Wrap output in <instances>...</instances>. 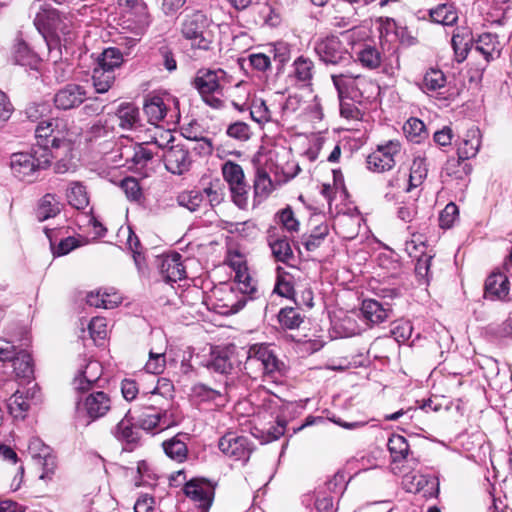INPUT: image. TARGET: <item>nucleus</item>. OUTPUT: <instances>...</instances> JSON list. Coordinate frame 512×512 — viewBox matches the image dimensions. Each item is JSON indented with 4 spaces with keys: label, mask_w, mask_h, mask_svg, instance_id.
<instances>
[{
    "label": "nucleus",
    "mask_w": 512,
    "mask_h": 512,
    "mask_svg": "<svg viewBox=\"0 0 512 512\" xmlns=\"http://www.w3.org/2000/svg\"><path fill=\"white\" fill-rule=\"evenodd\" d=\"M122 237L126 238L125 245L132 252L134 262L138 270L141 271L144 258L139 250L141 245L137 235L132 231L131 227L126 226L121 227L118 231V238Z\"/></svg>",
    "instance_id": "obj_34"
},
{
    "label": "nucleus",
    "mask_w": 512,
    "mask_h": 512,
    "mask_svg": "<svg viewBox=\"0 0 512 512\" xmlns=\"http://www.w3.org/2000/svg\"><path fill=\"white\" fill-rule=\"evenodd\" d=\"M273 190V183L268 173L257 169L254 180V191L256 196L266 197Z\"/></svg>",
    "instance_id": "obj_55"
},
{
    "label": "nucleus",
    "mask_w": 512,
    "mask_h": 512,
    "mask_svg": "<svg viewBox=\"0 0 512 512\" xmlns=\"http://www.w3.org/2000/svg\"><path fill=\"white\" fill-rule=\"evenodd\" d=\"M51 164L49 151L34 150L33 153L17 152L10 156V170L18 180L33 183L38 179L39 172Z\"/></svg>",
    "instance_id": "obj_3"
},
{
    "label": "nucleus",
    "mask_w": 512,
    "mask_h": 512,
    "mask_svg": "<svg viewBox=\"0 0 512 512\" xmlns=\"http://www.w3.org/2000/svg\"><path fill=\"white\" fill-rule=\"evenodd\" d=\"M121 188L130 201L138 202L142 198V189L137 179L126 177L121 181Z\"/></svg>",
    "instance_id": "obj_58"
},
{
    "label": "nucleus",
    "mask_w": 512,
    "mask_h": 512,
    "mask_svg": "<svg viewBox=\"0 0 512 512\" xmlns=\"http://www.w3.org/2000/svg\"><path fill=\"white\" fill-rule=\"evenodd\" d=\"M160 387L154 388L149 393H142L140 400L143 410L150 411H170L168 407L170 406V401L168 398L163 396L161 392H159Z\"/></svg>",
    "instance_id": "obj_30"
},
{
    "label": "nucleus",
    "mask_w": 512,
    "mask_h": 512,
    "mask_svg": "<svg viewBox=\"0 0 512 512\" xmlns=\"http://www.w3.org/2000/svg\"><path fill=\"white\" fill-rule=\"evenodd\" d=\"M220 451L228 458L246 463L253 451V444L247 436L234 432L226 433L219 440Z\"/></svg>",
    "instance_id": "obj_12"
},
{
    "label": "nucleus",
    "mask_w": 512,
    "mask_h": 512,
    "mask_svg": "<svg viewBox=\"0 0 512 512\" xmlns=\"http://www.w3.org/2000/svg\"><path fill=\"white\" fill-rule=\"evenodd\" d=\"M206 367L221 374L229 373L233 367L230 351L227 349L213 350Z\"/></svg>",
    "instance_id": "obj_31"
},
{
    "label": "nucleus",
    "mask_w": 512,
    "mask_h": 512,
    "mask_svg": "<svg viewBox=\"0 0 512 512\" xmlns=\"http://www.w3.org/2000/svg\"><path fill=\"white\" fill-rule=\"evenodd\" d=\"M224 180L228 183L233 202L241 209L248 205L250 186L245 180L242 167L227 161L222 166Z\"/></svg>",
    "instance_id": "obj_9"
},
{
    "label": "nucleus",
    "mask_w": 512,
    "mask_h": 512,
    "mask_svg": "<svg viewBox=\"0 0 512 512\" xmlns=\"http://www.w3.org/2000/svg\"><path fill=\"white\" fill-rule=\"evenodd\" d=\"M429 15L433 22L445 26L453 25L458 20V13L455 7L446 3L430 9Z\"/></svg>",
    "instance_id": "obj_35"
},
{
    "label": "nucleus",
    "mask_w": 512,
    "mask_h": 512,
    "mask_svg": "<svg viewBox=\"0 0 512 512\" xmlns=\"http://www.w3.org/2000/svg\"><path fill=\"white\" fill-rule=\"evenodd\" d=\"M228 265L234 271V281L238 289L244 294H254L257 291L256 281L251 277L246 262L240 254L231 255Z\"/></svg>",
    "instance_id": "obj_18"
},
{
    "label": "nucleus",
    "mask_w": 512,
    "mask_h": 512,
    "mask_svg": "<svg viewBox=\"0 0 512 512\" xmlns=\"http://www.w3.org/2000/svg\"><path fill=\"white\" fill-rule=\"evenodd\" d=\"M388 449L394 463L406 459L409 453V445L401 435H392L388 440Z\"/></svg>",
    "instance_id": "obj_45"
},
{
    "label": "nucleus",
    "mask_w": 512,
    "mask_h": 512,
    "mask_svg": "<svg viewBox=\"0 0 512 512\" xmlns=\"http://www.w3.org/2000/svg\"><path fill=\"white\" fill-rule=\"evenodd\" d=\"M293 277L287 272H281L280 268L278 269L277 282L274 288V291L280 296L286 298H293L295 295V290L293 286Z\"/></svg>",
    "instance_id": "obj_53"
},
{
    "label": "nucleus",
    "mask_w": 512,
    "mask_h": 512,
    "mask_svg": "<svg viewBox=\"0 0 512 512\" xmlns=\"http://www.w3.org/2000/svg\"><path fill=\"white\" fill-rule=\"evenodd\" d=\"M35 135L43 139V145L50 143L52 151L51 158L57 159L54 170L56 173L64 174L76 168L74 162V145L81 136V129L69 118H55L49 121L40 122Z\"/></svg>",
    "instance_id": "obj_1"
},
{
    "label": "nucleus",
    "mask_w": 512,
    "mask_h": 512,
    "mask_svg": "<svg viewBox=\"0 0 512 512\" xmlns=\"http://www.w3.org/2000/svg\"><path fill=\"white\" fill-rule=\"evenodd\" d=\"M14 60L19 65L30 66L35 62V55L25 43L20 42L15 46Z\"/></svg>",
    "instance_id": "obj_60"
},
{
    "label": "nucleus",
    "mask_w": 512,
    "mask_h": 512,
    "mask_svg": "<svg viewBox=\"0 0 512 512\" xmlns=\"http://www.w3.org/2000/svg\"><path fill=\"white\" fill-rule=\"evenodd\" d=\"M207 27V17L200 11H193L185 15L181 32L186 39L191 41L193 47L208 50L211 40L207 37Z\"/></svg>",
    "instance_id": "obj_10"
},
{
    "label": "nucleus",
    "mask_w": 512,
    "mask_h": 512,
    "mask_svg": "<svg viewBox=\"0 0 512 512\" xmlns=\"http://www.w3.org/2000/svg\"><path fill=\"white\" fill-rule=\"evenodd\" d=\"M314 50L319 59L326 64L354 65L351 54L336 36H329L318 40Z\"/></svg>",
    "instance_id": "obj_11"
},
{
    "label": "nucleus",
    "mask_w": 512,
    "mask_h": 512,
    "mask_svg": "<svg viewBox=\"0 0 512 512\" xmlns=\"http://www.w3.org/2000/svg\"><path fill=\"white\" fill-rule=\"evenodd\" d=\"M231 82V77L221 68L200 69L194 79L195 88L201 95L220 94L224 85Z\"/></svg>",
    "instance_id": "obj_15"
},
{
    "label": "nucleus",
    "mask_w": 512,
    "mask_h": 512,
    "mask_svg": "<svg viewBox=\"0 0 512 512\" xmlns=\"http://www.w3.org/2000/svg\"><path fill=\"white\" fill-rule=\"evenodd\" d=\"M360 311L364 319L371 324L382 323L390 314L388 307L373 299L364 300Z\"/></svg>",
    "instance_id": "obj_27"
},
{
    "label": "nucleus",
    "mask_w": 512,
    "mask_h": 512,
    "mask_svg": "<svg viewBox=\"0 0 512 512\" xmlns=\"http://www.w3.org/2000/svg\"><path fill=\"white\" fill-rule=\"evenodd\" d=\"M28 453L42 469L39 478L44 481L51 480L57 468L56 457L52 449L41 439L32 438L28 444Z\"/></svg>",
    "instance_id": "obj_13"
},
{
    "label": "nucleus",
    "mask_w": 512,
    "mask_h": 512,
    "mask_svg": "<svg viewBox=\"0 0 512 512\" xmlns=\"http://www.w3.org/2000/svg\"><path fill=\"white\" fill-rule=\"evenodd\" d=\"M403 131L410 141L420 142L427 136L425 124L418 118L408 119L404 126Z\"/></svg>",
    "instance_id": "obj_50"
},
{
    "label": "nucleus",
    "mask_w": 512,
    "mask_h": 512,
    "mask_svg": "<svg viewBox=\"0 0 512 512\" xmlns=\"http://www.w3.org/2000/svg\"><path fill=\"white\" fill-rule=\"evenodd\" d=\"M113 435L120 441L133 443L137 439V433L133 424L127 417H124L114 428Z\"/></svg>",
    "instance_id": "obj_52"
},
{
    "label": "nucleus",
    "mask_w": 512,
    "mask_h": 512,
    "mask_svg": "<svg viewBox=\"0 0 512 512\" xmlns=\"http://www.w3.org/2000/svg\"><path fill=\"white\" fill-rule=\"evenodd\" d=\"M110 396L103 391L91 392L81 396L75 407L76 418L87 424L105 416L111 409Z\"/></svg>",
    "instance_id": "obj_7"
},
{
    "label": "nucleus",
    "mask_w": 512,
    "mask_h": 512,
    "mask_svg": "<svg viewBox=\"0 0 512 512\" xmlns=\"http://www.w3.org/2000/svg\"><path fill=\"white\" fill-rule=\"evenodd\" d=\"M481 145V132L477 127L468 129L458 144V159L448 161L446 172L448 175H454L457 179L468 176L471 172V166L465 163V160L477 155Z\"/></svg>",
    "instance_id": "obj_4"
},
{
    "label": "nucleus",
    "mask_w": 512,
    "mask_h": 512,
    "mask_svg": "<svg viewBox=\"0 0 512 512\" xmlns=\"http://www.w3.org/2000/svg\"><path fill=\"white\" fill-rule=\"evenodd\" d=\"M446 85V77L440 69L430 68L423 76L421 89L424 92H435Z\"/></svg>",
    "instance_id": "obj_40"
},
{
    "label": "nucleus",
    "mask_w": 512,
    "mask_h": 512,
    "mask_svg": "<svg viewBox=\"0 0 512 512\" xmlns=\"http://www.w3.org/2000/svg\"><path fill=\"white\" fill-rule=\"evenodd\" d=\"M7 407H8L10 414L14 418L23 419L25 417L26 412L30 408V402L27 399V397H23V395L17 390L8 399Z\"/></svg>",
    "instance_id": "obj_48"
},
{
    "label": "nucleus",
    "mask_w": 512,
    "mask_h": 512,
    "mask_svg": "<svg viewBox=\"0 0 512 512\" xmlns=\"http://www.w3.org/2000/svg\"><path fill=\"white\" fill-rule=\"evenodd\" d=\"M143 110L148 118V121L151 124L157 125L161 120L164 119L167 112V107L161 97L153 96L145 101Z\"/></svg>",
    "instance_id": "obj_33"
},
{
    "label": "nucleus",
    "mask_w": 512,
    "mask_h": 512,
    "mask_svg": "<svg viewBox=\"0 0 512 512\" xmlns=\"http://www.w3.org/2000/svg\"><path fill=\"white\" fill-rule=\"evenodd\" d=\"M60 212V203L57 200L56 196L53 194H46L42 197L37 215L39 220L43 221L48 218L56 216Z\"/></svg>",
    "instance_id": "obj_44"
},
{
    "label": "nucleus",
    "mask_w": 512,
    "mask_h": 512,
    "mask_svg": "<svg viewBox=\"0 0 512 512\" xmlns=\"http://www.w3.org/2000/svg\"><path fill=\"white\" fill-rule=\"evenodd\" d=\"M401 152V144L398 141H388L379 145L367 158L368 169L373 172H385L396 164V157Z\"/></svg>",
    "instance_id": "obj_14"
},
{
    "label": "nucleus",
    "mask_w": 512,
    "mask_h": 512,
    "mask_svg": "<svg viewBox=\"0 0 512 512\" xmlns=\"http://www.w3.org/2000/svg\"><path fill=\"white\" fill-rule=\"evenodd\" d=\"M140 427L146 431L154 429L165 430L179 423V418L173 411L143 410L138 418Z\"/></svg>",
    "instance_id": "obj_17"
},
{
    "label": "nucleus",
    "mask_w": 512,
    "mask_h": 512,
    "mask_svg": "<svg viewBox=\"0 0 512 512\" xmlns=\"http://www.w3.org/2000/svg\"><path fill=\"white\" fill-rule=\"evenodd\" d=\"M356 317L357 315L355 313L345 314L342 318L334 322V329L340 337H352L360 333L361 327Z\"/></svg>",
    "instance_id": "obj_39"
},
{
    "label": "nucleus",
    "mask_w": 512,
    "mask_h": 512,
    "mask_svg": "<svg viewBox=\"0 0 512 512\" xmlns=\"http://www.w3.org/2000/svg\"><path fill=\"white\" fill-rule=\"evenodd\" d=\"M131 6L136 16L137 33H143L151 23V17L144 2L138 0H125Z\"/></svg>",
    "instance_id": "obj_42"
},
{
    "label": "nucleus",
    "mask_w": 512,
    "mask_h": 512,
    "mask_svg": "<svg viewBox=\"0 0 512 512\" xmlns=\"http://www.w3.org/2000/svg\"><path fill=\"white\" fill-rule=\"evenodd\" d=\"M475 50L481 53L487 61L498 57L500 50L497 36L491 33L479 35L475 42Z\"/></svg>",
    "instance_id": "obj_29"
},
{
    "label": "nucleus",
    "mask_w": 512,
    "mask_h": 512,
    "mask_svg": "<svg viewBox=\"0 0 512 512\" xmlns=\"http://www.w3.org/2000/svg\"><path fill=\"white\" fill-rule=\"evenodd\" d=\"M137 143L129 138H121L116 144L115 150L111 152L110 159L116 166H126L129 168L130 163L136 155Z\"/></svg>",
    "instance_id": "obj_24"
},
{
    "label": "nucleus",
    "mask_w": 512,
    "mask_h": 512,
    "mask_svg": "<svg viewBox=\"0 0 512 512\" xmlns=\"http://www.w3.org/2000/svg\"><path fill=\"white\" fill-rule=\"evenodd\" d=\"M92 81L97 93H105L113 85L115 81V73L95 66L93 69Z\"/></svg>",
    "instance_id": "obj_43"
},
{
    "label": "nucleus",
    "mask_w": 512,
    "mask_h": 512,
    "mask_svg": "<svg viewBox=\"0 0 512 512\" xmlns=\"http://www.w3.org/2000/svg\"><path fill=\"white\" fill-rule=\"evenodd\" d=\"M226 388L224 386L220 388H211L205 384L198 383L192 388V394L195 398L200 401H211L217 405L222 404L225 401Z\"/></svg>",
    "instance_id": "obj_32"
},
{
    "label": "nucleus",
    "mask_w": 512,
    "mask_h": 512,
    "mask_svg": "<svg viewBox=\"0 0 512 512\" xmlns=\"http://www.w3.org/2000/svg\"><path fill=\"white\" fill-rule=\"evenodd\" d=\"M252 295L241 293L237 283L233 282L216 286L208 296V302L215 312L230 315L241 310Z\"/></svg>",
    "instance_id": "obj_5"
},
{
    "label": "nucleus",
    "mask_w": 512,
    "mask_h": 512,
    "mask_svg": "<svg viewBox=\"0 0 512 512\" xmlns=\"http://www.w3.org/2000/svg\"><path fill=\"white\" fill-rule=\"evenodd\" d=\"M270 248L274 257L279 261H288L293 256L291 246L285 238L270 242Z\"/></svg>",
    "instance_id": "obj_56"
},
{
    "label": "nucleus",
    "mask_w": 512,
    "mask_h": 512,
    "mask_svg": "<svg viewBox=\"0 0 512 512\" xmlns=\"http://www.w3.org/2000/svg\"><path fill=\"white\" fill-rule=\"evenodd\" d=\"M250 115L253 121L259 125H264L271 121L272 114L266 103L262 99H254L250 107Z\"/></svg>",
    "instance_id": "obj_51"
},
{
    "label": "nucleus",
    "mask_w": 512,
    "mask_h": 512,
    "mask_svg": "<svg viewBox=\"0 0 512 512\" xmlns=\"http://www.w3.org/2000/svg\"><path fill=\"white\" fill-rule=\"evenodd\" d=\"M166 365L164 353L149 352V359L145 364V370L151 374H160L164 371Z\"/></svg>",
    "instance_id": "obj_59"
},
{
    "label": "nucleus",
    "mask_w": 512,
    "mask_h": 512,
    "mask_svg": "<svg viewBox=\"0 0 512 512\" xmlns=\"http://www.w3.org/2000/svg\"><path fill=\"white\" fill-rule=\"evenodd\" d=\"M427 171L425 158L421 156L415 157L410 168L408 186L405 190L409 192L413 188L420 186L427 176Z\"/></svg>",
    "instance_id": "obj_38"
},
{
    "label": "nucleus",
    "mask_w": 512,
    "mask_h": 512,
    "mask_svg": "<svg viewBox=\"0 0 512 512\" xmlns=\"http://www.w3.org/2000/svg\"><path fill=\"white\" fill-rule=\"evenodd\" d=\"M314 75V63L311 59L299 56L292 64V71L290 77L302 86H308L311 84Z\"/></svg>",
    "instance_id": "obj_26"
},
{
    "label": "nucleus",
    "mask_w": 512,
    "mask_h": 512,
    "mask_svg": "<svg viewBox=\"0 0 512 512\" xmlns=\"http://www.w3.org/2000/svg\"><path fill=\"white\" fill-rule=\"evenodd\" d=\"M300 313L294 308H283L279 313V322L288 329H294L302 323Z\"/></svg>",
    "instance_id": "obj_57"
},
{
    "label": "nucleus",
    "mask_w": 512,
    "mask_h": 512,
    "mask_svg": "<svg viewBox=\"0 0 512 512\" xmlns=\"http://www.w3.org/2000/svg\"><path fill=\"white\" fill-rule=\"evenodd\" d=\"M66 198L69 205L77 210H84L90 202L86 186L79 181L69 183L66 190Z\"/></svg>",
    "instance_id": "obj_28"
},
{
    "label": "nucleus",
    "mask_w": 512,
    "mask_h": 512,
    "mask_svg": "<svg viewBox=\"0 0 512 512\" xmlns=\"http://www.w3.org/2000/svg\"><path fill=\"white\" fill-rule=\"evenodd\" d=\"M186 435L178 434L172 439L163 442V449L166 455L177 461L183 462L187 457V445L182 438H185Z\"/></svg>",
    "instance_id": "obj_36"
},
{
    "label": "nucleus",
    "mask_w": 512,
    "mask_h": 512,
    "mask_svg": "<svg viewBox=\"0 0 512 512\" xmlns=\"http://www.w3.org/2000/svg\"><path fill=\"white\" fill-rule=\"evenodd\" d=\"M15 376L29 380L33 376V365L30 354L25 350H19L17 357L12 362Z\"/></svg>",
    "instance_id": "obj_41"
},
{
    "label": "nucleus",
    "mask_w": 512,
    "mask_h": 512,
    "mask_svg": "<svg viewBox=\"0 0 512 512\" xmlns=\"http://www.w3.org/2000/svg\"><path fill=\"white\" fill-rule=\"evenodd\" d=\"M122 63L121 51L118 48L109 47L98 56L96 66L115 73V69L119 68Z\"/></svg>",
    "instance_id": "obj_37"
},
{
    "label": "nucleus",
    "mask_w": 512,
    "mask_h": 512,
    "mask_svg": "<svg viewBox=\"0 0 512 512\" xmlns=\"http://www.w3.org/2000/svg\"><path fill=\"white\" fill-rule=\"evenodd\" d=\"M102 375V366L98 361L89 360L81 365L74 378V385L77 390L86 391L92 384L96 383Z\"/></svg>",
    "instance_id": "obj_23"
},
{
    "label": "nucleus",
    "mask_w": 512,
    "mask_h": 512,
    "mask_svg": "<svg viewBox=\"0 0 512 512\" xmlns=\"http://www.w3.org/2000/svg\"><path fill=\"white\" fill-rule=\"evenodd\" d=\"M425 241L420 234H413L411 239L406 241L405 250L411 257H418V255H425Z\"/></svg>",
    "instance_id": "obj_63"
},
{
    "label": "nucleus",
    "mask_w": 512,
    "mask_h": 512,
    "mask_svg": "<svg viewBox=\"0 0 512 512\" xmlns=\"http://www.w3.org/2000/svg\"><path fill=\"white\" fill-rule=\"evenodd\" d=\"M278 218L283 227L289 232H296L299 229V222L295 218L290 207H286L278 213Z\"/></svg>",
    "instance_id": "obj_64"
},
{
    "label": "nucleus",
    "mask_w": 512,
    "mask_h": 512,
    "mask_svg": "<svg viewBox=\"0 0 512 512\" xmlns=\"http://www.w3.org/2000/svg\"><path fill=\"white\" fill-rule=\"evenodd\" d=\"M177 203L189 211L195 212L204 203V196L199 190L183 191L177 196Z\"/></svg>",
    "instance_id": "obj_47"
},
{
    "label": "nucleus",
    "mask_w": 512,
    "mask_h": 512,
    "mask_svg": "<svg viewBox=\"0 0 512 512\" xmlns=\"http://www.w3.org/2000/svg\"><path fill=\"white\" fill-rule=\"evenodd\" d=\"M358 60L364 67L375 69L381 64V55L376 48L366 46L358 53Z\"/></svg>",
    "instance_id": "obj_54"
},
{
    "label": "nucleus",
    "mask_w": 512,
    "mask_h": 512,
    "mask_svg": "<svg viewBox=\"0 0 512 512\" xmlns=\"http://www.w3.org/2000/svg\"><path fill=\"white\" fill-rule=\"evenodd\" d=\"M86 98L85 90L75 84L67 85L54 96V103L58 109L68 110L79 106Z\"/></svg>",
    "instance_id": "obj_22"
},
{
    "label": "nucleus",
    "mask_w": 512,
    "mask_h": 512,
    "mask_svg": "<svg viewBox=\"0 0 512 512\" xmlns=\"http://www.w3.org/2000/svg\"><path fill=\"white\" fill-rule=\"evenodd\" d=\"M361 218L356 215H338L334 221L336 233L343 239H354L360 230Z\"/></svg>",
    "instance_id": "obj_25"
},
{
    "label": "nucleus",
    "mask_w": 512,
    "mask_h": 512,
    "mask_svg": "<svg viewBox=\"0 0 512 512\" xmlns=\"http://www.w3.org/2000/svg\"><path fill=\"white\" fill-rule=\"evenodd\" d=\"M328 233V225L326 223H322L316 226L309 235L303 236L301 239V244L307 251H314L321 245Z\"/></svg>",
    "instance_id": "obj_46"
},
{
    "label": "nucleus",
    "mask_w": 512,
    "mask_h": 512,
    "mask_svg": "<svg viewBox=\"0 0 512 512\" xmlns=\"http://www.w3.org/2000/svg\"><path fill=\"white\" fill-rule=\"evenodd\" d=\"M35 22L49 48L57 44L67 47L75 40L76 32L71 17L55 9L39 12Z\"/></svg>",
    "instance_id": "obj_2"
},
{
    "label": "nucleus",
    "mask_w": 512,
    "mask_h": 512,
    "mask_svg": "<svg viewBox=\"0 0 512 512\" xmlns=\"http://www.w3.org/2000/svg\"><path fill=\"white\" fill-rule=\"evenodd\" d=\"M227 135L239 141H246L250 138V128L244 122H235L228 126Z\"/></svg>",
    "instance_id": "obj_62"
},
{
    "label": "nucleus",
    "mask_w": 512,
    "mask_h": 512,
    "mask_svg": "<svg viewBox=\"0 0 512 512\" xmlns=\"http://www.w3.org/2000/svg\"><path fill=\"white\" fill-rule=\"evenodd\" d=\"M184 492L201 512H207L214 498V487L205 479H192L185 484Z\"/></svg>",
    "instance_id": "obj_16"
},
{
    "label": "nucleus",
    "mask_w": 512,
    "mask_h": 512,
    "mask_svg": "<svg viewBox=\"0 0 512 512\" xmlns=\"http://www.w3.org/2000/svg\"><path fill=\"white\" fill-rule=\"evenodd\" d=\"M511 291L508 276L502 272H493L485 282V296L489 299L507 300Z\"/></svg>",
    "instance_id": "obj_20"
},
{
    "label": "nucleus",
    "mask_w": 512,
    "mask_h": 512,
    "mask_svg": "<svg viewBox=\"0 0 512 512\" xmlns=\"http://www.w3.org/2000/svg\"><path fill=\"white\" fill-rule=\"evenodd\" d=\"M179 253H171L160 258L159 269L167 282H177L186 277V271Z\"/></svg>",
    "instance_id": "obj_21"
},
{
    "label": "nucleus",
    "mask_w": 512,
    "mask_h": 512,
    "mask_svg": "<svg viewBox=\"0 0 512 512\" xmlns=\"http://www.w3.org/2000/svg\"><path fill=\"white\" fill-rule=\"evenodd\" d=\"M89 332L94 340H102L107 335V321L103 317H94L89 323Z\"/></svg>",
    "instance_id": "obj_61"
},
{
    "label": "nucleus",
    "mask_w": 512,
    "mask_h": 512,
    "mask_svg": "<svg viewBox=\"0 0 512 512\" xmlns=\"http://www.w3.org/2000/svg\"><path fill=\"white\" fill-rule=\"evenodd\" d=\"M256 363L261 364L265 376L273 379L286 373L284 363L277 358L276 353L268 344H253L249 347L245 363L246 367L253 366Z\"/></svg>",
    "instance_id": "obj_8"
},
{
    "label": "nucleus",
    "mask_w": 512,
    "mask_h": 512,
    "mask_svg": "<svg viewBox=\"0 0 512 512\" xmlns=\"http://www.w3.org/2000/svg\"><path fill=\"white\" fill-rule=\"evenodd\" d=\"M331 78L340 96L349 94L352 98L369 99L378 91V86L373 81L355 74L351 69L345 73L333 74Z\"/></svg>",
    "instance_id": "obj_6"
},
{
    "label": "nucleus",
    "mask_w": 512,
    "mask_h": 512,
    "mask_svg": "<svg viewBox=\"0 0 512 512\" xmlns=\"http://www.w3.org/2000/svg\"><path fill=\"white\" fill-rule=\"evenodd\" d=\"M165 167L173 174L181 175L189 170L191 158L188 148L177 144L170 146L163 154Z\"/></svg>",
    "instance_id": "obj_19"
},
{
    "label": "nucleus",
    "mask_w": 512,
    "mask_h": 512,
    "mask_svg": "<svg viewBox=\"0 0 512 512\" xmlns=\"http://www.w3.org/2000/svg\"><path fill=\"white\" fill-rule=\"evenodd\" d=\"M119 126L123 129H131L138 119V109L131 104H121L116 112Z\"/></svg>",
    "instance_id": "obj_49"
}]
</instances>
